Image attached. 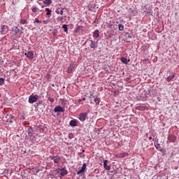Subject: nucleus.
Listing matches in <instances>:
<instances>
[{"label":"nucleus","mask_w":179,"mask_h":179,"mask_svg":"<svg viewBox=\"0 0 179 179\" xmlns=\"http://www.w3.org/2000/svg\"><path fill=\"white\" fill-rule=\"evenodd\" d=\"M38 99V95L31 94L29 97V103H30V104H33V103H36V101H37Z\"/></svg>","instance_id":"nucleus-1"},{"label":"nucleus","mask_w":179,"mask_h":179,"mask_svg":"<svg viewBox=\"0 0 179 179\" xmlns=\"http://www.w3.org/2000/svg\"><path fill=\"white\" fill-rule=\"evenodd\" d=\"M50 158L51 160H53L55 164H58L59 163V160H61V157H59V156H51Z\"/></svg>","instance_id":"nucleus-2"},{"label":"nucleus","mask_w":179,"mask_h":179,"mask_svg":"<svg viewBox=\"0 0 179 179\" xmlns=\"http://www.w3.org/2000/svg\"><path fill=\"white\" fill-rule=\"evenodd\" d=\"M86 117H87V113H83L79 115L78 119L83 122L86 121Z\"/></svg>","instance_id":"nucleus-3"},{"label":"nucleus","mask_w":179,"mask_h":179,"mask_svg":"<svg viewBox=\"0 0 179 179\" xmlns=\"http://www.w3.org/2000/svg\"><path fill=\"white\" fill-rule=\"evenodd\" d=\"M24 55H26L27 58L29 59H33V58H34V52H33V51L25 52Z\"/></svg>","instance_id":"nucleus-4"},{"label":"nucleus","mask_w":179,"mask_h":179,"mask_svg":"<svg viewBox=\"0 0 179 179\" xmlns=\"http://www.w3.org/2000/svg\"><path fill=\"white\" fill-rule=\"evenodd\" d=\"M176 141H177V137L173 134H170L168 136V141L169 142H172L173 143H174L176 142Z\"/></svg>","instance_id":"nucleus-5"},{"label":"nucleus","mask_w":179,"mask_h":179,"mask_svg":"<svg viewBox=\"0 0 179 179\" xmlns=\"http://www.w3.org/2000/svg\"><path fill=\"white\" fill-rule=\"evenodd\" d=\"M86 167H87V164H86V163H84L83 164L82 168L77 171L78 176H79V174H82V173H85V171L86 170Z\"/></svg>","instance_id":"nucleus-6"},{"label":"nucleus","mask_w":179,"mask_h":179,"mask_svg":"<svg viewBox=\"0 0 179 179\" xmlns=\"http://www.w3.org/2000/svg\"><path fill=\"white\" fill-rule=\"evenodd\" d=\"M54 111L55 113H64V111H65V109H64V108H62V106H56L54 108Z\"/></svg>","instance_id":"nucleus-7"},{"label":"nucleus","mask_w":179,"mask_h":179,"mask_svg":"<svg viewBox=\"0 0 179 179\" xmlns=\"http://www.w3.org/2000/svg\"><path fill=\"white\" fill-rule=\"evenodd\" d=\"M66 174H68V171L66 169L63 168L60 170V178H62V177H64V176H66Z\"/></svg>","instance_id":"nucleus-8"},{"label":"nucleus","mask_w":179,"mask_h":179,"mask_svg":"<svg viewBox=\"0 0 179 179\" xmlns=\"http://www.w3.org/2000/svg\"><path fill=\"white\" fill-rule=\"evenodd\" d=\"M107 163H108V160L106 159V160L103 161V166H104V169H105L106 170L110 171V170L111 169V166H108V165L107 164Z\"/></svg>","instance_id":"nucleus-9"},{"label":"nucleus","mask_w":179,"mask_h":179,"mask_svg":"<svg viewBox=\"0 0 179 179\" xmlns=\"http://www.w3.org/2000/svg\"><path fill=\"white\" fill-rule=\"evenodd\" d=\"M90 43H91L90 44L91 48H93L94 50L95 48H97V42H94V41H92V40H90Z\"/></svg>","instance_id":"nucleus-10"},{"label":"nucleus","mask_w":179,"mask_h":179,"mask_svg":"<svg viewBox=\"0 0 179 179\" xmlns=\"http://www.w3.org/2000/svg\"><path fill=\"white\" fill-rule=\"evenodd\" d=\"M12 33H13L14 36H16L17 34H19V33H20V29H19L17 27L13 28Z\"/></svg>","instance_id":"nucleus-11"},{"label":"nucleus","mask_w":179,"mask_h":179,"mask_svg":"<svg viewBox=\"0 0 179 179\" xmlns=\"http://www.w3.org/2000/svg\"><path fill=\"white\" fill-rule=\"evenodd\" d=\"M64 10H65V8H57L55 11V13L57 15H64Z\"/></svg>","instance_id":"nucleus-12"},{"label":"nucleus","mask_w":179,"mask_h":179,"mask_svg":"<svg viewBox=\"0 0 179 179\" xmlns=\"http://www.w3.org/2000/svg\"><path fill=\"white\" fill-rule=\"evenodd\" d=\"M73 69H75V64H71L70 66L68 69L67 72L69 73H72V72L73 71Z\"/></svg>","instance_id":"nucleus-13"},{"label":"nucleus","mask_w":179,"mask_h":179,"mask_svg":"<svg viewBox=\"0 0 179 179\" xmlns=\"http://www.w3.org/2000/svg\"><path fill=\"white\" fill-rule=\"evenodd\" d=\"M70 127H77L78 125V122L76 121V120H72L70 121Z\"/></svg>","instance_id":"nucleus-14"},{"label":"nucleus","mask_w":179,"mask_h":179,"mask_svg":"<svg viewBox=\"0 0 179 179\" xmlns=\"http://www.w3.org/2000/svg\"><path fill=\"white\" fill-rule=\"evenodd\" d=\"M174 78H176L175 73L172 74L171 76H168L166 78V82H171V80H173V79H174Z\"/></svg>","instance_id":"nucleus-15"},{"label":"nucleus","mask_w":179,"mask_h":179,"mask_svg":"<svg viewBox=\"0 0 179 179\" xmlns=\"http://www.w3.org/2000/svg\"><path fill=\"white\" fill-rule=\"evenodd\" d=\"M121 61L123 64H125V65L128 64V63L131 61L125 57H121Z\"/></svg>","instance_id":"nucleus-16"},{"label":"nucleus","mask_w":179,"mask_h":179,"mask_svg":"<svg viewBox=\"0 0 179 179\" xmlns=\"http://www.w3.org/2000/svg\"><path fill=\"white\" fill-rule=\"evenodd\" d=\"M45 12H46L47 16H51V13L52 11L50 8H45Z\"/></svg>","instance_id":"nucleus-17"},{"label":"nucleus","mask_w":179,"mask_h":179,"mask_svg":"<svg viewBox=\"0 0 179 179\" xmlns=\"http://www.w3.org/2000/svg\"><path fill=\"white\" fill-rule=\"evenodd\" d=\"M94 37H95L96 38H99V37L100 36V34H99V29L96 30L94 34H93Z\"/></svg>","instance_id":"nucleus-18"},{"label":"nucleus","mask_w":179,"mask_h":179,"mask_svg":"<svg viewBox=\"0 0 179 179\" xmlns=\"http://www.w3.org/2000/svg\"><path fill=\"white\" fill-rule=\"evenodd\" d=\"M27 134H28L29 136H33V129L28 128Z\"/></svg>","instance_id":"nucleus-19"},{"label":"nucleus","mask_w":179,"mask_h":179,"mask_svg":"<svg viewBox=\"0 0 179 179\" xmlns=\"http://www.w3.org/2000/svg\"><path fill=\"white\" fill-rule=\"evenodd\" d=\"M100 101H101L100 98H97V97L94 98V101L96 106H99V104H100Z\"/></svg>","instance_id":"nucleus-20"},{"label":"nucleus","mask_w":179,"mask_h":179,"mask_svg":"<svg viewBox=\"0 0 179 179\" xmlns=\"http://www.w3.org/2000/svg\"><path fill=\"white\" fill-rule=\"evenodd\" d=\"M43 3L45 5H51V3H52V0H44Z\"/></svg>","instance_id":"nucleus-21"},{"label":"nucleus","mask_w":179,"mask_h":179,"mask_svg":"<svg viewBox=\"0 0 179 179\" xmlns=\"http://www.w3.org/2000/svg\"><path fill=\"white\" fill-rule=\"evenodd\" d=\"M128 156V152H122L120 154V157L124 159V157H127Z\"/></svg>","instance_id":"nucleus-22"},{"label":"nucleus","mask_w":179,"mask_h":179,"mask_svg":"<svg viewBox=\"0 0 179 179\" xmlns=\"http://www.w3.org/2000/svg\"><path fill=\"white\" fill-rule=\"evenodd\" d=\"M6 26L5 25H2L1 26V34H5V29H6Z\"/></svg>","instance_id":"nucleus-23"},{"label":"nucleus","mask_w":179,"mask_h":179,"mask_svg":"<svg viewBox=\"0 0 179 179\" xmlns=\"http://www.w3.org/2000/svg\"><path fill=\"white\" fill-rule=\"evenodd\" d=\"M118 30L120 31H122V30H124V25H122V24H118Z\"/></svg>","instance_id":"nucleus-24"},{"label":"nucleus","mask_w":179,"mask_h":179,"mask_svg":"<svg viewBox=\"0 0 179 179\" xmlns=\"http://www.w3.org/2000/svg\"><path fill=\"white\" fill-rule=\"evenodd\" d=\"M155 147L156 149H157L158 150H160V149H162V148L160 147V144H159V143H155Z\"/></svg>","instance_id":"nucleus-25"},{"label":"nucleus","mask_w":179,"mask_h":179,"mask_svg":"<svg viewBox=\"0 0 179 179\" xmlns=\"http://www.w3.org/2000/svg\"><path fill=\"white\" fill-rule=\"evenodd\" d=\"M62 29H64V31H65V33H66V31H68V25L67 24H64L62 26Z\"/></svg>","instance_id":"nucleus-26"},{"label":"nucleus","mask_w":179,"mask_h":179,"mask_svg":"<svg viewBox=\"0 0 179 179\" xmlns=\"http://www.w3.org/2000/svg\"><path fill=\"white\" fill-rule=\"evenodd\" d=\"M5 85V79L0 78V86Z\"/></svg>","instance_id":"nucleus-27"},{"label":"nucleus","mask_w":179,"mask_h":179,"mask_svg":"<svg viewBox=\"0 0 179 179\" xmlns=\"http://www.w3.org/2000/svg\"><path fill=\"white\" fill-rule=\"evenodd\" d=\"M21 24H26L27 23V20H20Z\"/></svg>","instance_id":"nucleus-28"},{"label":"nucleus","mask_w":179,"mask_h":179,"mask_svg":"<svg viewBox=\"0 0 179 179\" xmlns=\"http://www.w3.org/2000/svg\"><path fill=\"white\" fill-rule=\"evenodd\" d=\"M43 24H48L50 23V20L48 19L43 21Z\"/></svg>","instance_id":"nucleus-29"},{"label":"nucleus","mask_w":179,"mask_h":179,"mask_svg":"<svg viewBox=\"0 0 179 179\" xmlns=\"http://www.w3.org/2000/svg\"><path fill=\"white\" fill-rule=\"evenodd\" d=\"M31 10H32V12H33L34 13H37V8L33 7V8H31Z\"/></svg>","instance_id":"nucleus-30"},{"label":"nucleus","mask_w":179,"mask_h":179,"mask_svg":"<svg viewBox=\"0 0 179 179\" xmlns=\"http://www.w3.org/2000/svg\"><path fill=\"white\" fill-rule=\"evenodd\" d=\"M57 20H59V22H63L64 21V17H57Z\"/></svg>","instance_id":"nucleus-31"},{"label":"nucleus","mask_w":179,"mask_h":179,"mask_svg":"<svg viewBox=\"0 0 179 179\" xmlns=\"http://www.w3.org/2000/svg\"><path fill=\"white\" fill-rule=\"evenodd\" d=\"M69 139L73 138V134L70 133V134H69Z\"/></svg>","instance_id":"nucleus-32"},{"label":"nucleus","mask_w":179,"mask_h":179,"mask_svg":"<svg viewBox=\"0 0 179 179\" xmlns=\"http://www.w3.org/2000/svg\"><path fill=\"white\" fill-rule=\"evenodd\" d=\"M49 176H50V178H55V175H54L52 173H49Z\"/></svg>","instance_id":"nucleus-33"},{"label":"nucleus","mask_w":179,"mask_h":179,"mask_svg":"<svg viewBox=\"0 0 179 179\" xmlns=\"http://www.w3.org/2000/svg\"><path fill=\"white\" fill-rule=\"evenodd\" d=\"M90 99H94V96L93 95V93L90 92Z\"/></svg>","instance_id":"nucleus-34"},{"label":"nucleus","mask_w":179,"mask_h":179,"mask_svg":"<svg viewBox=\"0 0 179 179\" xmlns=\"http://www.w3.org/2000/svg\"><path fill=\"white\" fill-rule=\"evenodd\" d=\"M34 23H40V20H38V19L36 18Z\"/></svg>","instance_id":"nucleus-35"},{"label":"nucleus","mask_w":179,"mask_h":179,"mask_svg":"<svg viewBox=\"0 0 179 179\" xmlns=\"http://www.w3.org/2000/svg\"><path fill=\"white\" fill-rule=\"evenodd\" d=\"M82 100L85 101V100H86V98H83Z\"/></svg>","instance_id":"nucleus-36"},{"label":"nucleus","mask_w":179,"mask_h":179,"mask_svg":"<svg viewBox=\"0 0 179 179\" xmlns=\"http://www.w3.org/2000/svg\"><path fill=\"white\" fill-rule=\"evenodd\" d=\"M149 140H150V141L152 140V136H150V137H149Z\"/></svg>","instance_id":"nucleus-37"},{"label":"nucleus","mask_w":179,"mask_h":179,"mask_svg":"<svg viewBox=\"0 0 179 179\" xmlns=\"http://www.w3.org/2000/svg\"><path fill=\"white\" fill-rule=\"evenodd\" d=\"M12 122H13V121H12V120H10V124H12Z\"/></svg>","instance_id":"nucleus-38"},{"label":"nucleus","mask_w":179,"mask_h":179,"mask_svg":"<svg viewBox=\"0 0 179 179\" xmlns=\"http://www.w3.org/2000/svg\"><path fill=\"white\" fill-rule=\"evenodd\" d=\"M51 101H52V102L54 101V99L51 100Z\"/></svg>","instance_id":"nucleus-39"},{"label":"nucleus","mask_w":179,"mask_h":179,"mask_svg":"<svg viewBox=\"0 0 179 179\" xmlns=\"http://www.w3.org/2000/svg\"><path fill=\"white\" fill-rule=\"evenodd\" d=\"M83 152H85V150H83Z\"/></svg>","instance_id":"nucleus-40"},{"label":"nucleus","mask_w":179,"mask_h":179,"mask_svg":"<svg viewBox=\"0 0 179 179\" xmlns=\"http://www.w3.org/2000/svg\"><path fill=\"white\" fill-rule=\"evenodd\" d=\"M0 97H1V94H0Z\"/></svg>","instance_id":"nucleus-41"}]
</instances>
